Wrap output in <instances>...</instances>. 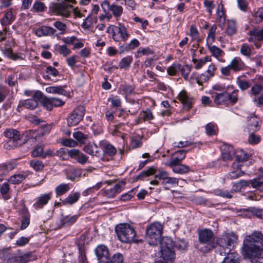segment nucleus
<instances>
[{"label": "nucleus", "instance_id": "1", "mask_svg": "<svg viewBox=\"0 0 263 263\" xmlns=\"http://www.w3.org/2000/svg\"><path fill=\"white\" fill-rule=\"evenodd\" d=\"M263 252V234L255 232L246 236L241 248V254L245 259L255 262L257 259L261 257Z\"/></svg>", "mask_w": 263, "mask_h": 263}, {"label": "nucleus", "instance_id": "2", "mask_svg": "<svg viewBox=\"0 0 263 263\" xmlns=\"http://www.w3.org/2000/svg\"><path fill=\"white\" fill-rule=\"evenodd\" d=\"M155 175V179L151 181L152 185H158L159 181H160L161 184L163 185L165 189L168 190L173 186L178 185V179L175 177H171L167 172L164 170H159L156 172L155 169L153 167H150L147 170H144L137 175L135 180L137 181L139 179H142L144 177H146Z\"/></svg>", "mask_w": 263, "mask_h": 263}, {"label": "nucleus", "instance_id": "3", "mask_svg": "<svg viewBox=\"0 0 263 263\" xmlns=\"http://www.w3.org/2000/svg\"><path fill=\"white\" fill-rule=\"evenodd\" d=\"M115 232L118 239L124 243L138 242L135 239L136 231L132 226L127 223H120L115 227Z\"/></svg>", "mask_w": 263, "mask_h": 263}, {"label": "nucleus", "instance_id": "4", "mask_svg": "<svg viewBox=\"0 0 263 263\" xmlns=\"http://www.w3.org/2000/svg\"><path fill=\"white\" fill-rule=\"evenodd\" d=\"M163 231L162 225L155 222L151 224L146 229L145 239L149 245L157 246L161 242Z\"/></svg>", "mask_w": 263, "mask_h": 263}, {"label": "nucleus", "instance_id": "5", "mask_svg": "<svg viewBox=\"0 0 263 263\" xmlns=\"http://www.w3.org/2000/svg\"><path fill=\"white\" fill-rule=\"evenodd\" d=\"M238 235L234 232H224L216 240V247L219 246L224 250L223 254L230 253L231 247L237 242Z\"/></svg>", "mask_w": 263, "mask_h": 263}, {"label": "nucleus", "instance_id": "6", "mask_svg": "<svg viewBox=\"0 0 263 263\" xmlns=\"http://www.w3.org/2000/svg\"><path fill=\"white\" fill-rule=\"evenodd\" d=\"M238 89H234L231 93H229L226 90L221 93H215L213 96L214 102L216 106L223 105L226 103L229 102L232 105L235 104L238 100Z\"/></svg>", "mask_w": 263, "mask_h": 263}, {"label": "nucleus", "instance_id": "7", "mask_svg": "<svg viewBox=\"0 0 263 263\" xmlns=\"http://www.w3.org/2000/svg\"><path fill=\"white\" fill-rule=\"evenodd\" d=\"M199 241L201 244H205L203 252H208L216 247V241L213 231L208 229H204L198 232Z\"/></svg>", "mask_w": 263, "mask_h": 263}, {"label": "nucleus", "instance_id": "8", "mask_svg": "<svg viewBox=\"0 0 263 263\" xmlns=\"http://www.w3.org/2000/svg\"><path fill=\"white\" fill-rule=\"evenodd\" d=\"M6 137L9 140L4 144V147L8 149L16 147L18 143L17 141L21 140V136L20 132L16 129H7L4 133Z\"/></svg>", "mask_w": 263, "mask_h": 263}, {"label": "nucleus", "instance_id": "9", "mask_svg": "<svg viewBox=\"0 0 263 263\" xmlns=\"http://www.w3.org/2000/svg\"><path fill=\"white\" fill-rule=\"evenodd\" d=\"M73 8L71 5L66 3H53L50 7V9L57 15H61L65 17H68L71 14V9Z\"/></svg>", "mask_w": 263, "mask_h": 263}, {"label": "nucleus", "instance_id": "10", "mask_svg": "<svg viewBox=\"0 0 263 263\" xmlns=\"http://www.w3.org/2000/svg\"><path fill=\"white\" fill-rule=\"evenodd\" d=\"M43 96V95L41 91H34L32 98L21 100L17 108L23 107L28 109L33 110L37 107V102L41 100Z\"/></svg>", "mask_w": 263, "mask_h": 263}, {"label": "nucleus", "instance_id": "11", "mask_svg": "<svg viewBox=\"0 0 263 263\" xmlns=\"http://www.w3.org/2000/svg\"><path fill=\"white\" fill-rule=\"evenodd\" d=\"M85 113V108L83 106H77L67 118V124L69 126L77 125L82 119Z\"/></svg>", "mask_w": 263, "mask_h": 263}, {"label": "nucleus", "instance_id": "12", "mask_svg": "<svg viewBox=\"0 0 263 263\" xmlns=\"http://www.w3.org/2000/svg\"><path fill=\"white\" fill-rule=\"evenodd\" d=\"M125 184V181L121 180L116 184L113 187L109 189H103L101 191V195L107 198H112L124 189Z\"/></svg>", "mask_w": 263, "mask_h": 263}, {"label": "nucleus", "instance_id": "13", "mask_svg": "<svg viewBox=\"0 0 263 263\" xmlns=\"http://www.w3.org/2000/svg\"><path fill=\"white\" fill-rule=\"evenodd\" d=\"M101 7L103 11H110L112 14L117 18L120 17L123 11L122 7L120 5L112 4L110 5L108 1H105L101 4Z\"/></svg>", "mask_w": 263, "mask_h": 263}, {"label": "nucleus", "instance_id": "14", "mask_svg": "<svg viewBox=\"0 0 263 263\" xmlns=\"http://www.w3.org/2000/svg\"><path fill=\"white\" fill-rule=\"evenodd\" d=\"M95 252L98 263H107V261L109 260V252L108 248L106 246L104 245L98 246Z\"/></svg>", "mask_w": 263, "mask_h": 263}, {"label": "nucleus", "instance_id": "15", "mask_svg": "<svg viewBox=\"0 0 263 263\" xmlns=\"http://www.w3.org/2000/svg\"><path fill=\"white\" fill-rule=\"evenodd\" d=\"M130 34L128 33L125 26L121 23H119L113 40L115 42H126Z\"/></svg>", "mask_w": 263, "mask_h": 263}, {"label": "nucleus", "instance_id": "16", "mask_svg": "<svg viewBox=\"0 0 263 263\" xmlns=\"http://www.w3.org/2000/svg\"><path fill=\"white\" fill-rule=\"evenodd\" d=\"M178 98L183 104L185 109L189 110L192 107L194 100L187 95L186 91L185 90H182L179 93Z\"/></svg>", "mask_w": 263, "mask_h": 263}, {"label": "nucleus", "instance_id": "17", "mask_svg": "<svg viewBox=\"0 0 263 263\" xmlns=\"http://www.w3.org/2000/svg\"><path fill=\"white\" fill-rule=\"evenodd\" d=\"M161 259L156 263H173L175 259V253L174 250H161Z\"/></svg>", "mask_w": 263, "mask_h": 263}, {"label": "nucleus", "instance_id": "18", "mask_svg": "<svg viewBox=\"0 0 263 263\" xmlns=\"http://www.w3.org/2000/svg\"><path fill=\"white\" fill-rule=\"evenodd\" d=\"M250 37L248 41L250 42L258 41L263 43V27L261 28H253L248 32Z\"/></svg>", "mask_w": 263, "mask_h": 263}, {"label": "nucleus", "instance_id": "19", "mask_svg": "<svg viewBox=\"0 0 263 263\" xmlns=\"http://www.w3.org/2000/svg\"><path fill=\"white\" fill-rule=\"evenodd\" d=\"M56 30L52 27L42 26L35 30V34L41 37L43 36H52L55 34Z\"/></svg>", "mask_w": 263, "mask_h": 263}, {"label": "nucleus", "instance_id": "20", "mask_svg": "<svg viewBox=\"0 0 263 263\" xmlns=\"http://www.w3.org/2000/svg\"><path fill=\"white\" fill-rule=\"evenodd\" d=\"M232 70L237 72L243 70L245 65L240 57H235L229 64Z\"/></svg>", "mask_w": 263, "mask_h": 263}, {"label": "nucleus", "instance_id": "21", "mask_svg": "<svg viewBox=\"0 0 263 263\" xmlns=\"http://www.w3.org/2000/svg\"><path fill=\"white\" fill-rule=\"evenodd\" d=\"M186 153V151L184 150H179L175 152L171 158L169 165L180 164L185 157Z\"/></svg>", "mask_w": 263, "mask_h": 263}, {"label": "nucleus", "instance_id": "22", "mask_svg": "<svg viewBox=\"0 0 263 263\" xmlns=\"http://www.w3.org/2000/svg\"><path fill=\"white\" fill-rule=\"evenodd\" d=\"M242 164H237V162H234L232 164V167L234 168H236V170L230 172L228 175L227 178L229 179L233 180L238 178L239 177L243 176L245 174L244 172L241 170L240 166Z\"/></svg>", "mask_w": 263, "mask_h": 263}, {"label": "nucleus", "instance_id": "23", "mask_svg": "<svg viewBox=\"0 0 263 263\" xmlns=\"http://www.w3.org/2000/svg\"><path fill=\"white\" fill-rule=\"evenodd\" d=\"M51 193L42 194L33 204V206L35 209H39L46 205L51 198Z\"/></svg>", "mask_w": 263, "mask_h": 263}, {"label": "nucleus", "instance_id": "24", "mask_svg": "<svg viewBox=\"0 0 263 263\" xmlns=\"http://www.w3.org/2000/svg\"><path fill=\"white\" fill-rule=\"evenodd\" d=\"M70 153L71 158H74L79 163L85 164L88 160V157L78 149H70Z\"/></svg>", "mask_w": 263, "mask_h": 263}, {"label": "nucleus", "instance_id": "25", "mask_svg": "<svg viewBox=\"0 0 263 263\" xmlns=\"http://www.w3.org/2000/svg\"><path fill=\"white\" fill-rule=\"evenodd\" d=\"M259 119L256 116H251L248 118V128L250 132H256L259 129Z\"/></svg>", "mask_w": 263, "mask_h": 263}, {"label": "nucleus", "instance_id": "26", "mask_svg": "<svg viewBox=\"0 0 263 263\" xmlns=\"http://www.w3.org/2000/svg\"><path fill=\"white\" fill-rule=\"evenodd\" d=\"M222 158L224 161H229L233 159L234 155L233 147L231 146L223 145L221 148Z\"/></svg>", "mask_w": 263, "mask_h": 263}, {"label": "nucleus", "instance_id": "27", "mask_svg": "<svg viewBox=\"0 0 263 263\" xmlns=\"http://www.w3.org/2000/svg\"><path fill=\"white\" fill-rule=\"evenodd\" d=\"M14 19L15 17L12 9H9L6 12L4 16L1 20V25L3 26H6L11 24Z\"/></svg>", "mask_w": 263, "mask_h": 263}, {"label": "nucleus", "instance_id": "28", "mask_svg": "<svg viewBox=\"0 0 263 263\" xmlns=\"http://www.w3.org/2000/svg\"><path fill=\"white\" fill-rule=\"evenodd\" d=\"M160 245L161 250H173L175 247V242L168 237L163 238L161 240Z\"/></svg>", "mask_w": 263, "mask_h": 263}, {"label": "nucleus", "instance_id": "29", "mask_svg": "<svg viewBox=\"0 0 263 263\" xmlns=\"http://www.w3.org/2000/svg\"><path fill=\"white\" fill-rule=\"evenodd\" d=\"M84 151L91 155L98 156L100 154V151L98 146L95 144H89L85 145L83 148Z\"/></svg>", "mask_w": 263, "mask_h": 263}, {"label": "nucleus", "instance_id": "30", "mask_svg": "<svg viewBox=\"0 0 263 263\" xmlns=\"http://www.w3.org/2000/svg\"><path fill=\"white\" fill-rule=\"evenodd\" d=\"M251 185L260 192H263V176H258L251 179Z\"/></svg>", "mask_w": 263, "mask_h": 263}, {"label": "nucleus", "instance_id": "31", "mask_svg": "<svg viewBox=\"0 0 263 263\" xmlns=\"http://www.w3.org/2000/svg\"><path fill=\"white\" fill-rule=\"evenodd\" d=\"M227 255L221 263H240L239 261V255L235 252L227 253Z\"/></svg>", "mask_w": 263, "mask_h": 263}, {"label": "nucleus", "instance_id": "32", "mask_svg": "<svg viewBox=\"0 0 263 263\" xmlns=\"http://www.w3.org/2000/svg\"><path fill=\"white\" fill-rule=\"evenodd\" d=\"M216 13L217 21L219 23V25L222 27L225 23L226 19L222 5H221V7L220 5L218 6Z\"/></svg>", "mask_w": 263, "mask_h": 263}, {"label": "nucleus", "instance_id": "33", "mask_svg": "<svg viewBox=\"0 0 263 263\" xmlns=\"http://www.w3.org/2000/svg\"><path fill=\"white\" fill-rule=\"evenodd\" d=\"M237 32V27L236 21L234 20H228L227 27L226 30V33L231 36L235 34Z\"/></svg>", "mask_w": 263, "mask_h": 263}, {"label": "nucleus", "instance_id": "34", "mask_svg": "<svg viewBox=\"0 0 263 263\" xmlns=\"http://www.w3.org/2000/svg\"><path fill=\"white\" fill-rule=\"evenodd\" d=\"M189 35L191 37L192 41H195L197 43L201 42V40L200 38L199 33L195 25H192L190 26Z\"/></svg>", "mask_w": 263, "mask_h": 263}, {"label": "nucleus", "instance_id": "35", "mask_svg": "<svg viewBox=\"0 0 263 263\" xmlns=\"http://www.w3.org/2000/svg\"><path fill=\"white\" fill-rule=\"evenodd\" d=\"M80 197V194L78 192L69 194L63 201V204H72L76 202Z\"/></svg>", "mask_w": 263, "mask_h": 263}, {"label": "nucleus", "instance_id": "36", "mask_svg": "<svg viewBox=\"0 0 263 263\" xmlns=\"http://www.w3.org/2000/svg\"><path fill=\"white\" fill-rule=\"evenodd\" d=\"M133 60L131 55H128L123 58L119 63V66L121 69H127L130 66Z\"/></svg>", "mask_w": 263, "mask_h": 263}, {"label": "nucleus", "instance_id": "37", "mask_svg": "<svg viewBox=\"0 0 263 263\" xmlns=\"http://www.w3.org/2000/svg\"><path fill=\"white\" fill-rule=\"evenodd\" d=\"M82 175V171L79 168H72L69 170L67 173V178L74 180L77 178H79Z\"/></svg>", "mask_w": 263, "mask_h": 263}, {"label": "nucleus", "instance_id": "38", "mask_svg": "<svg viewBox=\"0 0 263 263\" xmlns=\"http://www.w3.org/2000/svg\"><path fill=\"white\" fill-rule=\"evenodd\" d=\"M250 155L242 149L237 150L235 153L236 160L237 163L246 161Z\"/></svg>", "mask_w": 263, "mask_h": 263}, {"label": "nucleus", "instance_id": "39", "mask_svg": "<svg viewBox=\"0 0 263 263\" xmlns=\"http://www.w3.org/2000/svg\"><path fill=\"white\" fill-rule=\"evenodd\" d=\"M173 167V171L174 172L179 174H185L190 171L189 167L183 164H175L170 165Z\"/></svg>", "mask_w": 263, "mask_h": 263}, {"label": "nucleus", "instance_id": "40", "mask_svg": "<svg viewBox=\"0 0 263 263\" xmlns=\"http://www.w3.org/2000/svg\"><path fill=\"white\" fill-rule=\"evenodd\" d=\"M48 93H57L63 96L66 95V91L63 88L62 86H50L46 88Z\"/></svg>", "mask_w": 263, "mask_h": 263}, {"label": "nucleus", "instance_id": "41", "mask_svg": "<svg viewBox=\"0 0 263 263\" xmlns=\"http://www.w3.org/2000/svg\"><path fill=\"white\" fill-rule=\"evenodd\" d=\"M30 214L28 211L24 210H23V216L21 221V225L20 229L23 230L27 228L30 223Z\"/></svg>", "mask_w": 263, "mask_h": 263}, {"label": "nucleus", "instance_id": "42", "mask_svg": "<svg viewBox=\"0 0 263 263\" xmlns=\"http://www.w3.org/2000/svg\"><path fill=\"white\" fill-rule=\"evenodd\" d=\"M236 84L242 91L248 89L251 86V83L249 81L242 79L240 77L237 78Z\"/></svg>", "mask_w": 263, "mask_h": 263}, {"label": "nucleus", "instance_id": "43", "mask_svg": "<svg viewBox=\"0 0 263 263\" xmlns=\"http://www.w3.org/2000/svg\"><path fill=\"white\" fill-rule=\"evenodd\" d=\"M47 7L45 4L40 1H35L32 6L31 11L35 12H43L46 11Z\"/></svg>", "mask_w": 263, "mask_h": 263}, {"label": "nucleus", "instance_id": "44", "mask_svg": "<svg viewBox=\"0 0 263 263\" xmlns=\"http://www.w3.org/2000/svg\"><path fill=\"white\" fill-rule=\"evenodd\" d=\"M154 119V116L152 111L147 109L145 110H143L141 111L139 115V119L140 120H143L144 121H150Z\"/></svg>", "mask_w": 263, "mask_h": 263}, {"label": "nucleus", "instance_id": "45", "mask_svg": "<svg viewBox=\"0 0 263 263\" xmlns=\"http://www.w3.org/2000/svg\"><path fill=\"white\" fill-rule=\"evenodd\" d=\"M253 20L256 24H259L263 21V7L258 8L252 14Z\"/></svg>", "mask_w": 263, "mask_h": 263}, {"label": "nucleus", "instance_id": "46", "mask_svg": "<svg viewBox=\"0 0 263 263\" xmlns=\"http://www.w3.org/2000/svg\"><path fill=\"white\" fill-rule=\"evenodd\" d=\"M69 189L68 184L62 183L56 187L55 191L57 196H60L65 194Z\"/></svg>", "mask_w": 263, "mask_h": 263}, {"label": "nucleus", "instance_id": "47", "mask_svg": "<svg viewBox=\"0 0 263 263\" xmlns=\"http://www.w3.org/2000/svg\"><path fill=\"white\" fill-rule=\"evenodd\" d=\"M102 146L104 153L109 156H113L116 153L117 151L116 148L109 143H103Z\"/></svg>", "mask_w": 263, "mask_h": 263}, {"label": "nucleus", "instance_id": "48", "mask_svg": "<svg viewBox=\"0 0 263 263\" xmlns=\"http://www.w3.org/2000/svg\"><path fill=\"white\" fill-rule=\"evenodd\" d=\"M240 53L247 58H250L252 55V50L250 46L247 43H243L241 45Z\"/></svg>", "mask_w": 263, "mask_h": 263}, {"label": "nucleus", "instance_id": "49", "mask_svg": "<svg viewBox=\"0 0 263 263\" xmlns=\"http://www.w3.org/2000/svg\"><path fill=\"white\" fill-rule=\"evenodd\" d=\"M9 190L10 187L8 183L5 182L2 185H0V193L5 200L10 198V196L8 194Z\"/></svg>", "mask_w": 263, "mask_h": 263}, {"label": "nucleus", "instance_id": "50", "mask_svg": "<svg viewBox=\"0 0 263 263\" xmlns=\"http://www.w3.org/2000/svg\"><path fill=\"white\" fill-rule=\"evenodd\" d=\"M53 26L60 31V34H64L66 33L67 26L64 22L56 21L53 23Z\"/></svg>", "mask_w": 263, "mask_h": 263}, {"label": "nucleus", "instance_id": "51", "mask_svg": "<svg viewBox=\"0 0 263 263\" xmlns=\"http://www.w3.org/2000/svg\"><path fill=\"white\" fill-rule=\"evenodd\" d=\"M25 179V176L22 174H15L11 176L8 179L9 182L14 184L21 183Z\"/></svg>", "mask_w": 263, "mask_h": 263}, {"label": "nucleus", "instance_id": "52", "mask_svg": "<svg viewBox=\"0 0 263 263\" xmlns=\"http://www.w3.org/2000/svg\"><path fill=\"white\" fill-rule=\"evenodd\" d=\"M70 150L65 148H61L57 151V155L63 160H67L69 157H71Z\"/></svg>", "mask_w": 263, "mask_h": 263}, {"label": "nucleus", "instance_id": "53", "mask_svg": "<svg viewBox=\"0 0 263 263\" xmlns=\"http://www.w3.org/2000/svg\"><path fill=\"white\" fill-rule=\"evenodd\" d=\"M78 216L77 215H73L71 217L68 216L63 217L62 222L64 226H69L73 224L77 220Z\"/></svg>", "mask_w": 263, "mask_h": 263}, {"label": "nucleus", "instance_id": "54", "mask_svg": "<svg viewBox=\"0 0 263 263\" xmlns=\"http://www.w3.org/2000/svg\"><path fill=\"white\" fill-rule=\"evenodd\" d=\"M107 263H124L123 256L119 253H115L111 258L109 257Z\"/></svg>", "mask_w": 263, "mask_h": 263}, {"label": "nucleus", "instance_id": "55", "mask_svg": "<svg viewBox=\"0 0 263 263\" xmlns=\"http://www.w3.org/2000/svg\"><path fill=\"white\" fill-rule=\"evenodd\" d=\"M206 133L209 136H212L216 134L217 127L214 123H209L205 127Z\"/></svg>", "mask_w": 263, "mask_h": 263}, {"label": "nucleus", "instance_id": "56", "mask_svg": "<svg viewBox=\"0 0 263 263\" xmlns=\"http://www.w3.org/2000/svg\"><path fill=\"white\" fill-rule=\"evenodd\" d=\"M263 90V86L260 83L254 84L251 88L250 95L256 96Z\"/></svg>", "mask_w": 263, "mask_h": 263}, {"label": "nucleus", "instance_id": "57", "mask_svg": "<svg viewBox=\"0 0 263 263\" xmlns=\"http://www.w3.org/2000/svg\"><path fill=\"white\" fill-rule=\"evenodd\" d=\"M20 263H26L28 261H32L35 259V257L33 255L32 253L29 252L23 255L20 256L18 257Z\"/></svg>", "mask_w": 263, "mask_h": 263}, {"label": "nucleus", "instance_id": "58", "mask_svg": "<svg viewBox=\"0 0 263 263\" xmlns=\"http://www.w3.org/2000/svg\"><path fill=\"white\" fill-rule=\"evenodd\" d=\"M44 146L42 145H36L31 152V156L33 157H41L42 158L43 155Z\"/></svg>", "mask_w": 263, "mask_h": 263}, {"label": "nucleus", "instance_id": "59", "mask_svg": "<svg viewBox=\"0 0 263 263\" xmlns=\"http://www.w3.org/2000/svg\"><path fill=\"white\" fill-rule=\"evenodd\" d=\"M187 246V242L184 239H179L175 242V247L181 251L186 250Z\"/></svg>", "mask_w": 263, "mask_h": 263}, {"label": "nucleus", "instance_id": "60", "mask_svg": "<svg viewBox=\"0 0 263 263\" xmlns=\"http://www.w3.org/2000/svg\"><path fill=\"white\" fill-rule=\"evenodd\" d=\"M137 191V188H134L127 193L123 194L120 197L121 200L126 201L130 200L134 197Z\"/></svg>", "mask_w": 263, "mask_h": 263}, {"label": "nucleus", "instance_id": "61", "mask_svg": "<svg viewBox=\"0 0 263 263\" xmlns=\"http://www.w3.org/2000/svg\"><path fill=\"white\" fill-rule=\"evenodd\" d=\"M57 49L59 54L63 57H67L71 53V50L67 47L66 45H56Z\"/></svg>", "mask_w": 263, "mask_h": 263}, {"label": "nucleus", "instance_id": "62", "mask_svg": "<svg viewBox=\"0 0 263 263\" xmlns=\"http://www.w3.org/2000/svg\"><path fill=\"white\" fill-rule=\"evenodd\" d=\"M73 137L81 143H85V140L88 138V136L87 135H85L81 132L73 133Z\"/></svg>", "mask_w": 263, "mask_h": 263}, {"label": "nucleus", "instance_id": "63", "mask_svg": "<svg viewBox=\"0 0 263 263\" xmlns=\"http://www.w3.org/2000/svg\"><path fill=\"white\" fill-rule=\"evenodd\" d=\"M181 65L179 64H173L167 69V72L170 76H175L180 69Z\"/></svg>", "mask_w": 263, "mask_h": 263}, {"label": "nucleus", "instance_id": "64", "mask_svg": "<svg viewBox=\"0 0 263 263\" xmlns=\"http://www.w3.org/2000/svg\"><path fill=\"white\" fill-rule=\"evenodd\" d=\"M30 165L35 171L42 170L44 166L41 161L35 160L30 161Z\"/></svg>", "mask_w": 263, "mask_h": 263}]
</instances>
